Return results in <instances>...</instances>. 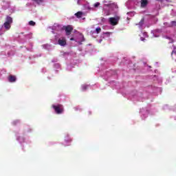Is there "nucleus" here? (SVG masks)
Wrapping results in <instances>:
<instances>
[{
    "mask_svg": "<svg viewBox=\"0 0 176 176\" xmlns=\"http://www.w3.org/2000/svg\"><path fill=\"white\" fill-rule=\"evenodd\" d=\"M159 1L160 2H163V0H157Z\"/></svg>",
    "mask_w": 176,
    "mask_h": 176,
    "instance_id": "4be33fe9",
    "label": "nucleus"
},
{
    "mask_svg": "<svg viewBox=\"0 0 176 176\" xmlns=\"http://www.w3.org/2000/svg\"><path fill=\"white\" fill-rule=\"evenodd\" d=\"M103 4H104V7H103V10H105V6H111V5H113V6H115V8H118V6H116V4H113L112 3V1H107V0H104L103 1Z\"/></svg>",
    "mask_w": 176,
    "mask_h": 176,
    "instance_id": "423d86ee",
    "label": "nucleus"
},
{
    "mask_svg": "<svg viewBox=\"0 0 176 176\" xmlns=\"http://www.w3.org/2000/svg\"><path fill=\"white\" fill-rule=\"evenodd\" d=\"M75 16L78 19H80V17H83V16H85V14L82 12H78L77 13L75 14Z\"/></svg>",
    "mask_w": 176,
    "mask_h": 176,
    "instance_id": "9b49d317",
    "label": "nucleus"
},
{
    "mask_svg": "<svg viewBox=\"0 0 176 176\" xmlns=\"http://www.w3.org/2000/svg\"><path fill=\"white\" fill-rule=\"evenodd\" d=\"M8 80L11 83H13V82H16V76H10L8 77Z\"/></svg>",
    "mask_w": 176,
    "mask_h": 176,
    "instance_id": "9d476101",
    "label": "nucleus"
},
{
    "mask_svg": "<svg viewBox=\"0 0 176 176\" xmlns=\"http://www.w3.org/2000/svg\"><path fill=\"white\" fill-rule=\"evenodd\" d=\"M72 31V26H67L65 28L66 35H71V32Z\"/></svg>",
    "mask_w": 176,
    "mask_h": 176,
    "instance_id": "6e6552de",
    "label": "nucleus"
},
{
    "mask_svg": "<svg viewBox=\"0 0 176 176\" xmlns=\"http://www.w3.org/2000/svg\"><path fill=\"white\" fill-rule=\"evenodd\" d=\"M127 14H130V16H133L135 13L134 12H128Z\"/></svg>",
    "mask_w": 176,
    "mask_h": 176,
    "instance_id": "6ab92c4d",
    "label": "nucleus"
},
{
    "mask_svg": "<svg viewBox=\"0 0 176 176\" xmlns=\"http://www.w3.org/2000/svg\"><path fill=\"white\" fill-rule=\"evenodd\" d=\"M109 12H106V16H109Z\"/></svg>",
    "mask_w": 176,
    "mask_h": 176,
    "instance_id": "412c9836",
    "label": "nucleus"
},
{
    "mask_svg": "<svg viewBox=\"0 0 176 176\" xmlns=\"http://www.w3.org/2000/svg\"><path fill=\"white\" fill-rule=\"evenodd\" d=\"M140 3L141 8H146L148 5V0H141Z\"/></svg>",
    "mask_w": 176,
    "mask_h": 176,
    "instance_id": "1a4fd4ad",
    "label": "nucleus"
},
{
    "mask_svg": "<svg viewBox=\"0 0 176 176\" xmlns=\"http://www.w3.org/2000/svg\"><path fill=\"white\" fill-rule=\"evenodd\" d=\"M58 45L60 46H65L67 45V40L64 37H61L58 40Z\"/></svg>",
    "mask_w": 176,
    "mask_h": 176,
    "instance_id": "39448f33",
    "label": "nucleus"
},
{
    "mask_svg": "<svg viewBox=\"0 0 176 176\" xmlns=\"http://www.w3.org/2000/svg\"><path fill=\"white\" fill-rule=\"evenodd\" d=\"M43 46L44 49H49V48L50 47V45H47V44L44 45H43Z\"/></svg>",
    "mask_w": 176,
    "mask_h": 176,
    "instance_id": "f3484780",
    "label": "nucleus"
},
{
    "mask_svg": "<svg viewBox=\"0 0 176 176\" xmlns=\"http://www.w3.org/2000/svg\"><path fill=\"white\" fill-rule=\"evenodd\" d=\"M170 27H176V21H172L170 22Z\"/></svg>",
    "mask_w": 176,
    "mask_h": 176,
    "instance_id": "ddd939ff",
    "label": "nucleus"
},
{
    "mask_svg": "<svg viewBox=\"0 0 176 176\" xmlns=\"http://www.w3.org/2000/svg\"><path fill=\"white\" fill-rule=\"evenodd\" d=\"M29 25H32V26L35 25V22H34V21H30L29 22Z\"/></svg>",
    "mask_w": 176,
    "mask_h": 176,
    "instance_id": "2eb2a0df",
    "label": "nucleus"
},
{
    "mask_svg": "<svg viewBox=\"0 0 176 176\" xmlns=\"http://www.w3.org/2000/svg\"><path fill=\"white\" fill-rule=\"evenodd\" d=\"M138 25H139V28H142V25H144V20H141Z\"/></svg>",
    "mask_w": 176,
    "mask_h": 176,
    "instance_id": "f8f14e48",
    "label": "nucleus"
},
{
    "mask_svg": "<svg viewBox=\"0 0 176 176\" xmlns=\"http://www.w3.org/2000/svg\"><path fill=\"white\" fill-rule=\"evenodd\" d=\"M34 2H36V3H41L42 2V0H33Z\"/></svg>",
    "mask_w": 176,
    "mask_h": 176,
    "instance_id": "aec40b11",
    "label": "nucleus"
},
{
    "mask_svg": "<svg viewBox=\"0 0 176 176\" xmlns=\"http://www.w3.org/2000/svg\"><path fill=\"white\" fill-rule=\"evenodd\" d=\"M52 107L54 108L55 112L58 114L63 113L64 111V108L61 104L52 105Z\"/></svg>",
    "mask_w": 176,
    "mask_h": 176,
    "instance_id": "20e7f679",
    "label": "nucleus"
},
{
    "mask_svg": "<svg viewBox=\"0 0 176 176\" xmlns=\"http://www.w3.org/2000/svg\"><path fill=\"white\" fill-rule=\"evenodd\" d=\"M119 20H120V17L119 16L111 17L109 19V23L111 25H118Z\"/></svg>",
    "mask_w": 176,
    "mask_h": 176,
    "instance_id": "7ed1b4c3",
    "label": "nucleus"
},
{
    "mask_svg": "<svg viewBox=\"0 0 176 176\" xmlns=\"http://www.w3.org/2000/svg\"><path fill=\"white\" fill-rule=\"evenodd\" d=\"M106 34H111V33H106Z\"/></svg>",
    "mask_w": 176,
    "mask_h": 176,
    "instance_id": "5701e85b",
    "label": "nucleus"
},
{
    "mask_svg": "<svg viewBox=\"0 0 176 176\" xmlns=\"http://www.w3.org/2000/svg\"><path fill=\"white\" fill-rule=\"evenodd\" d=\"M139 35L140 36L141 41H145V38L148 37V34H146V32H141Z\"/></svg>",
    "mask_w": 176,
    "mask_h": 176,
    "instance_id": "0eeeda50",
    "label": "nucleus"
},
{
    "mask_svg": "<svg viewBox=\"0 0 176 176\" xmlns=\"http://www.w3.org/2000/svg\"><path fill=\"white\" fill-rule=\"evenodd\" d=\"M94 6V8H98V6H100V3H98V2L95 3Z\"/></svg>",
    "mask_w": 176,
    "mask_h": 176,
    "instance_id": "dca6fc26",
    "label": "nucleus"
},
{
    "mask_svg": "<svg viewBox=\"0 0 176 176\" xmlns=\"http://www.w3.org/2000/svg\"><path fill=\"white\" fill-rule=\"evenodd\" d=\"M82 90H86V89H87V85H82Z\"/></svg>",
    "mask_w": 176,
    "mask_h": 176,
    "instance_id": "a211bd4d",
    "label": "nucleus"
},
{
    "mask_svg": "<svg viewBox=\"0 0 176 176\" xmlns=\"http://www.w3.org/2000/svg\"><path fill=\"white\" fill-rule=\"evenodd\" d=\"M12 23H13V19H12V17L7 16L6 22L3 24V27L7 31H8V30H10V25L12 24Z\"/></svg>",
    "mask_w": 176,
    "mask_h": 176,
    "instance_id": "f03ea898",
    "label": "nucleus"
},
{
    "mask_svg": "<svg viewBox=\"0 0 176 176\" xmlns=\"http://www.w3.org/2000/svg\"><path fill=\"white\" fill-rule=\"evenodd\" d=\"M70 41H75V42H77V43L80 45V43L85 41V38L83 37L82 34L77 32L74 34V37L70 38Z\"/></svg>",
    "mask_w": 176,
    "mask_h": 176,
    "instance_id": "f257e3e1",
    "label": "nucleus"
},
{
    "mask_svg": "<svg viewBox=\"0 0 176 176\" xmlns=\"http://www.w3.org/2000/svg\"><path fill=\"white\" fill-rule=\"evenodd\" d=\"M96 32L97 34H100V32H101V28H97Z\"/></svg>",
    "mask_w": 176,
    "mask_h": 176,
    "instance_id": "4468645a",
    "label": "nucleus"
}]
</instances>
